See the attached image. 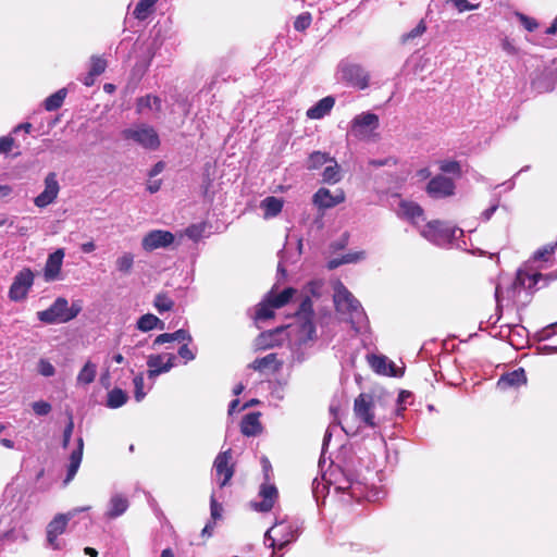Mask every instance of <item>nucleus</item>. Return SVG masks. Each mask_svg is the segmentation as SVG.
<instances>
[{"instance_id": "obj_1", "label": "nucleus", "mask_w": 557, "mask_h": 557, "mask_svg": "<svg viewBox=\"0 0 557 557\" xmlns=\"http://www.w3.org/2000/svg\"><path fill=\"white\" fill-rule=\"evenodd\" d=\"M333 298L337 312L346 315V320L356 332H360L368 326V317L360 301L342 282L336 283Z\"/></svg>"}, {"instance_id": "obj_2", "label": "nucleus", "mask_w": 557, "mask_h": 557, "mask_svg": "<svg viewBox=\"0 0 557 557\" xmlns=\"http://www.w3.org/2000/svg\"><path fill=\"white\" fill-rule=\"evenodd\" d=\"M304 529V522L299 519L276 520L274 525L264 534V544L269 548L284 549L290 543L297 541Z\"/></svg>"}, {"instance_id": "obj_3", "label": "nucleus", "mask_w": 557, "mask_h": 557, "mask_svg": "<svg viewBox=\"0 0 557 557\" xmlns=\"http://www.w3.org/2000/svg\"><path fill=\"white\" fill-rule=\"evenodd\" d=\"M421 235L430 243L444 248L461 247L463 230L448 222L430 221L421 231Z\"/></svg>"}, {"instance_id": "obj_4", "label": "nucleus", "mask_w": 557, "mask_h": 557, "mask_svg": "<svg viewBox=\"0 0 557 557\" xmlns=\"http://www.w3.org/2000/svg\"><path fill=\"white\" fill-rule=\"evenodd\" d=\"M320 285L318 283H309L298 296V308L295 318L300 323L301 332L308 339H312L315 335V326L313 324V309L311 296H319Z\"/></svg>"}, {"instance_id": "obj_5", "label": "nucleus", "mask_w": 557, "mask_h": 557, "mask_svg": "<svg viewBox=\"0 0 557 557\" xmlns=\"http://www.w3.org/2000/svg\"><path fill=\"white\" fill-rule=\"evenodd\" d=\"M81 311L79 302L69 306L67 299L58 297L48 309L38 311L37 318L46 324H61L75 319Z\"/></svg>"}, {"instance_id": "obj_6", "label": "nucleus", "mask_w": 557, "mask_h": 557, "mask_svg": "<svg viewBox=\"0 0 557 557\" xmlns=\"http://www.w3.org/2000/svg\"><path fill=\"white\" fill-rule=\"evenodd\" d=\"M296 294V289L288 287L280 294H275L273 290L269 292L264 299L257 306L256 320L264 321L273 317L274 308H282L288 304L293 296Z\"/></svg>"}, {"instance_id": "obj_7", "label": "nucleus", "mask_w": 557, "mask_h": 557, "mask_svg": "<svg viewBox=\"0 0 557 557\" xmlns=\"http://www.w3.org/2000/svg\"><path fill=\"white\" fill-rule=\"evenodd\" d=\"M89 506L76 507L66 513L57 515L47 525V542L48 545L53 549H60L61 545L58 541V536L65 531V528L70 520L81 512L88 511Z\"/></svg>"}, {"instance_id": "obj_8", "label": "nucleus", "mask_w": 557, "mask_h": 557, "mask_svg": "<svg viewBox=\"0 0 557 557\" xmlns=\"http://www.w3.org/2000/svg\"><path fill=\"white\" fill-rule=\"evenodd\" d=\"M123 137L149 150H156L160 146L158 133L152 126L147 124H139L124 129Z\"/></svg>"}, {"instance_id": "obj_9", "label": "nucleus", "mask_w": 557, "mask_h": 557, "mask_svg": "<svg viewBox=\"0 0 557 557\" xmlns=\"http://www.w3.org/2000/svg\"><path fill=\"white\" fill-rule=\"evenodd\" d=\"M379 116L371 112L356 115L349 126V134L358 139L368 138L379 127Z\"/></svg>"}, {"instance_id": "obj_10", "label": "nucleus", "mask_w": 557, "mask_h": 557, "mask_svg": "<svg viewBox=\"0 0 557 557\" xmlns=\"http://www.w3.org/2000/svg\"><path fill=\"white\" fill-rule=\"evenodd\" d=\"M232 449L228 448L216 455L213 461V471L220 488L226 486L235 473L234 465L231 463Z\"/></svg>"}, {"instance_id": "obj_11", "label": "nucleus", "mask_w": 557, "mask_h": 557, "mask_svg": "<svg viewBox=\"0 0 557 557\" xmlns=\"http://www.w3.org/2000/svg\"><path fill=\"white\" fill-rule=\"evenodd\" d=\"M33 284V272L30 269H23L13 278L9 289V298L13 301H21L25 299Z\"/></svg>"}, {"instance_id": "obj_12", "label": "nucleus", "mask_w": 557, "mask_h": 557, "mask_svg": "<svg viewBox=\"0 0 557 557\" xmlns=\"http://www.w3.org/2000/svg\"><path fill=\"white\" fill-rule=\"evenodd\" d=\"M174 240L175 236L170 231L153 230L143 237L141 247L145 251L151 252L156 249L168 248Z\"/></svg>"}, {"instance_id": "obj_13", "label": "nucleus", "mask_w": 557, "mask_h": 557, "mask_svg": "<svg viewBox=\"0 0 557 557\" xmlns=\"http://www.w3.org/2000/svg\"><path fill=\"white\" fill-rule=\"evenodd\" d=\"M175 359L176 357L173 354H158L148 356V377L154 380L160 374L169 372L175 366Z\"/></svg>"}, {"instance_id": "obj_14", "label": "nucleus", "mask_w": 557, "mask_h": 557, "mask_svg": "<svg viewBox=\"0 0 557 557\" xmlns=\"http://www.w3.org/2000/svg\"><path fill=\"white\" fill-rule=\"evenodd\" d=\"M373 397L370 394L362 393L356 399L354 404L355 414L367 426L375 428L373 413Z\"/></svg>"}, {"instance_id": "obj_15", "label": "nucleus", "mask_w": 557, "mask_h": 557, "mask_svg": "<svg viewBox=\"0 0 557 557\" xmlns=\"http://www.w3.org/2000/svg\"><path fill=\"white\" fill-rule=\"evenodd\" d=\"M455 183L451 178L444 175L434 176L426 185V193L435 199L453 196L455 193Z\"/></svg>"}, {"instance_id": "obj_16", "label": "nucleus", "mask_w": 557, "mask_h": 557, "mask_svg": "<svg viewBox=\"0 0 557 557\" xmlns=\"http://www.w3.org/2000/svg\"><path fill=\"white\" fill-rule=\"evenodd\" d=\"M342 78L351 86L364 89L369 85L368 72L358 64H345L341 67Z\"/></svg>"}, {"instance_id": "obj_17", "label": "nucleus", "mask_w": 557, "mask_h": 557, "mask_svg": "<svg viewBox=\"0 0 557 557\" xmlns=\"http://www.w3.org/2000/svg\"><path fill=\"white\" fill-rule=\"evenodd\" d=\"M60 186L54 172L48 173L45 178L44 190L34 199V203L38 208H45L52 203L59 194Z\"/></svg>"}, {"instance_id": "obj_18", "label": "nucleus", "mask_w": 557, "mask_h": 557, "mask_svg": "<svg viewBox=\"0 0 557 557\" xmlns=\"http://www.w3.org/2000/svg\"><path fill=\"white\" fill-rule=\"evenodd\" d=\"M259 496L262 497V500L255 503L253 508L260 512H268L273 508L278 492L273 484H262L260 486Z\"/></svg>"}, {"instance_id": "obj_19", "label": "nucleus", "mask_w": 557, "mask_h": 557, "mask_svg": "<svg viewBox=\"0 0 557 557\" xmlns=\"http://www.w3.org/2000/svg\"><path fill=\"white\" fill-rule=\"evenodd\" d=\"M63 249H57L54 252L49 255L44 271L45 280L47 282H51L58 278L63 263Z\"/></svg>"}, {"instance_id": "obj_20", "label": "nucleus", "mask_w": 557, "mask_h": 557, "mask_svg": "<svg viewBox=\"0 0 557 557\" xmlns=\"http://www.w3.org/2000/svg\"><path fill=\"white\" fill-rule=\"evenodd\" d=\"M84 440L82 436L77 438V447L72 450L69 458V466L64 484L70 483L76 475L83 459Z\"/></svg>"}, {"instance_id": "obj_21", "label": "nucleus", "mask_w": 557, "mask_h": 557, "mask_svg": "<svg viewBox=\"0 0 557 557\" xmlns=\"http://www.w3.org/2000/svg\"><path fill=\"white\" fill-rule=\"evenodd\" d=\"M345 200L344 193L339 190L337 194L333 195L331 191L326 188H320L314 195H313V202L319 208H332Z\"/></svg>"}, {"instance_id": "obj_22", "label": "nucleus", "mask_w": 557, "mask_h": 557, "mask_svg": "<svg viewBox=\"0 0 557 557\" xmlns=\"http://www.w3.org/2000/svg\"><path fill=\"white\" fill-rule=\"evenodd\" d=\"M525 384L527 374L523 368H518L511 372L503 374L497 382V386L502 389H506L508 387H520Z\"/></svg>"}, {"instance_id": "obj_23", "label": "nucleus", "mask_w": 557, "mask_h": 557, "mask_svg": "<svg viewBox=\"0 0 557 557\" xmlns=\"http://www.w3.org/2000/svg\"><path fill=\"white\" fill-rule=\"evenodd\" d=\"M128 499L122 494H114L108 503V510L106 517L108 519H115L122 516L128 509Z\"/></svg>"}, {"instance_id": "obj_24", "label": "nucleus", "mask_w": 557, "mask_h": 557, "mask_svg": "<svg viewBox=\"0 0 557 557\" xmlns=\"http://www.w3.org/2000/svg\"><path fill=\"white\" fill-rule=\"evenodd\" d=\"M334 104L335 99L332 96L324 97L308 109L307 116L311 120H320L331 112Z\"/></svg>"}, {"instance_id": "obj_25", "label": "nucleus", "mask_w": 557, "mask_h": 557, "mask_svg": "<svg viewBox=\"0 0 557 557\" xmlns=\"http://www.w3.org/2000/svg\"><path fill=\"white\" fill-rule=\"evenodd\" d=\"M136 111L139 114H144L146 111L160 113L162 111V100L156 95L139 97L136 101Z\"/></svg>"}, {"instance_id": "obj_26", "label": "nucleus", "mask_w": 557, "mask_h": 557, "mask_svg": "<svg viewBox=\"0 0 557 557\" xmlns=\"http://www.w3.org/2000/svg\"><path fill=\"white\" fill-rule=\"evenodd\" d=\"M259 416L260 414L258 412H250L243 418L240 431L244 435L256 436L261 432L262 428L259 421Z\"/></svg>"}, {"instance_id": "obj_27", "label": "nucleus", "mask_w": 557, "mask_h": 557, "mask_svg": "<svg viewBox=\"0 0 557 557\" xmlns=\"http://www.w3.org/2000/svg\"><path fill=\"white\" fill-rule=\"evenodd\" d=\"M369 362L372 369L379 374H388L392 376H396L395 366L393 362H388V359L385 356H376L372 355L369 358Z\"/></svg>"}, {"instance_id": "obj_28", "label": "nucleus", "mask_w": 557, "mask_h": 557, "mask_svg": "<svg viewBox=\"0 0 557 557\" xmlns=\"http://www.w3.org/2000/svg\"><path fill=\"white\" fill-rule=\"evenodd\" d=\"M260 207L264 210V219H271L282 211L283 200L274 196H269L261 201Z\"/></svg>"}, {"instance_id": "obj_29", "label": "nucleus", "mask_w": 557, "mask_h": 557, "mask_svg": "<svg viewBox=\"0 0 557 557\" xmlns=\"http://www.w3.org/2000/svg\"><path fill=\"white\" fill-rule=\"evenodd\" d=\"M136 326L138 330H140L143 332H148L153 329L164 330L165 324L162 320H160L154 314L146 313L137 320Z\"/></svg>"}, {"instance_id": "obj_30", "label": "nucleus", "mask_w": 557, "mask_h": 557, "mask_svg": "<svg viewBox=\"0 0 557 557\" xmlns=\"http://www.w3.org/2000/svg\"><path fill=\"white\" fill-rule=\"evenodd\" d=\"M364 258H366L364 251L349 252V253L342 256L341 258H333V259L329 260L326 267L329 270H335L343 264L356 263L358 261L363 260Z\"/></svg>"}, {"instance_id": "obj_31", "label": "nucleus", "mask_w": 557, "mask_h": 557, "mask_svg": "<svg viewBox=\"0 0 557 557\" xmlns=\"http://www.w3.org/2000/svg\"><path fill=\"white\" fill-rule=\"evenodd\" d=\"M96 375L97 364L91 361H87L78 372L76 383L77 385H89L95 381Z\"/></svg>"}, {"instance_id": "obj_32", "label": "nucleus", "mask_w": 557, "mask_h": 557, "mask_svg": "<svg viewBox=\"0 0 557 557\" xmlns=\"http://www.w3.org/2000/svg\"><path fill=\"white\" fill-rule=\"evenodd\" d=\"M281 366L282 362H277L276 354H269L262 358H257L252 363L249 364V367L256 371H263L271 368L276 370Z\"/></svg>"}, {"instance_id": "obj_33", "label": "nucleus", "mask_w": 557, "mask_h": 557, "mask_svg": "<svg viewBox=\"0 0 557 557\" xmlns=\"http://www.w3.org/2000/svg\"><path fill=\"white\" fill-rule=\"evenodd\" d=\"M341 177L339 165L335 159L332 158L322 172L323 182L327 184H336L341 181Z\"/></svg>"}, {"instance_id": "obj_34", "label": "nucleus", "mask_w": 557, "mask_h": 557, "mask_svg": "<svg viewBox=\"0 0 557 557\" xmlns=\"http://www.w3.org/2000/svg\"><path fill=\"white\" fill-rule=\"evenodd\" d=\"M67 90L66 88H61L54 94L50 95L44 101V107L47 111H55L62 107L64 99L66 97Z\"/></svg>"}, {"instance_id": "obj_35", "label": "nucleus", "mask_w": 557, "mask_h": 557, "mask_svg": "<svg viewBox=\"0 0 557 557\" xmlns=\"http://www.w3.org/2000/svg\"><path fill=\"white\" fill-rule=\"evenodd\" d=\"M399 209L400 213L411 221H416L423 215V209L412 201H401Z\"/></svg>"}, {"instance_id": "obj_36", "label": "nucleus", "mask_w": 557, "mask_h": 557, "mask_svg": "<svg viewBox=\"0 0 557 557\" xmlns=\"http://www.w3.org/2000/svg\"><path fill=\"white\" fill-rule=\"evenodd\" d=\"M542 278L541 273H533L529 274L521 270L518 271L517 277L515 281V285H519L524 288H533L539 283V281Z\"/></svg>"}, {"instance_id": "obj_37", "label": "nucleus", "mask_w": 557, "mask_h": 557, "mask_svg": "<svg viewBox=\"0 0 557 557\" xmlns=\"http://www.w3.org/2000/svg\"><path fill=\"white\" fill-rule=\"evenodd\" d=\"M332 157L330 153L322 151H313L307 160L308 170H318L331 161Z\"/></svg>"}, {"instance_id": "obj_38", "label": "nucleus", "mask_w": 557, "mask_h": 557, "mask_svg": "<svg viewBox=\"0 0 557 557\" xmlns=\"http://www.w3.org/2000/svg\"><path fill=\"white\" fill-rule=\"evenodd\" d=\"M127 394L121 388H113L108 393L107 406L112 409L122 407L127 401Z\"/></svg>"}, {"instance_id": "obj_39", "label": "nucleus", "mask_w": 557, "mask_h": 557, "mask_svg": "<svg viewBox=\"0 0 557 557\" xmlns=\"http://www.w3.org/2000/svg\"><path fill=\"white\" fill-rule=\"evenodd\" d=\"M134 264V256L131 252H124L115 261L116 270L123 274H128Z\"/></svg>"}, {"instance_id": "obj_40", "label": "nucleus", "mask_w": 557, "mask_h": 557, "mask_svg": "<svg viewBox=\"0 0 557 557\" xmlns=\"http://www.w3.org/2000/svg\"><path fill=\"white\" fill-rule=\"evenodd\" d=\"M153 306L159 313H163L170 311L173 308L174 301L165 294H158L154 297Z\"/></svg>"}, {"instance_id": "obj_41", "label": "nucleus", "mask_w": 557, "mask_h": 557, "mask_svg": "<svg viewBox=\"0 0 557 557\" xmlns=\"http://www.w3.org/2000/svg\"><path fill=\"white\" fill-rule=\"evenodd\" d=\"M440 170L443 173L455 174L458 176L461 174L460 163L458 161H454V160L440 161Z\"/></svg>"}, {"instance_id": "obj_42", "label": "nucleus", "mask_w": 557, "mask_h": 557, "mask_svg": "<svg viewBox=\"0 0 557 557\" xmlns=\"http://www.w3.org/2000/svg\"><path fill=\"white\" fill-rule=\"evenodd\" d=\"M133 383H134V397L136 399V401H141L145 396H146V392L144 391V384H145V381H144V375L143 373H139L137 375H135L134 380H133Z\"/></svg>"}, {"instance_id": "obj_43", "label": "nucleus", "mask_w": 557, "mask_h": 557, "mask_svg": "<svg viewBox=\"0 0 557 557\" xmlns=\"http://www.w3.org/2000/svg\"><path fill=\"white\" fill-rule=\"evenodd\" d=\"M177 354L184 360V363L186 364L196 358L197 347L190 348L189 344H183L178 348Z\"/></svg>"}, {"instance_id": "obj_44", "label": "nucleus", "mask_w": 557, "mask_h": 557, "mask_svg": "<svg viewBox=\"0 0 557 557\" xmlns=\"http://www.w3.org/2000/svg\"><path fill=\"white\" fill-rule=\"evenodd\" d=\"M205 232L203 224H193L185 230V235L194 242L199 240Z\"/></svg>"}, {"instance_id": "obj_45", "label": "nucleus", "mask_w": 557, "mask_h": 557, "mask_svg": "<svg viewBox=\"0 0 557 557\" xmlns=\"http://www.w3.org/2000/svg\"><path fill=\"white\" fill-rule=\"evenodd\" d=\"M67 423L63 431V438H62V446L63 448H66L69 446V443L71 441L73 430H74V421H73V414L72 412H67Z\"/></svg>"}, {"instance_id": "obj_46", "label": "nucleus", "mask_w": 557, "mask_h": 557, "mask_svg": "<svg viewBox=\"0 0 557 557\" xmlns=\"http://www.w3.org/2000/svg\"><path fill=\"white\" fill-rule=\"evenodd\" d=\"M152 8L151 7H148L146 3H144L143 1H138L135 5V9L133 11V15L137 18V20H146L149 15V13L151 12Z\"/></svg>"}, {"instance_id": "obj_47", "label": "nucleus", "mask_w": 557, "mask_h": 557, "mask_svg": "<svg viewBox=\"0 0 557 557\" xmlns=\"http://www.w3.org/2000/svg\"><path fill=\"white\" fill-rule=\"evenodd\" d=\"M311 21L312 18L310 13H302L296 17L294 22V28L298 32H302L310 26Z\"/></svg>"}, {"instance_id": "obj_48", "label": "nucleus", "mask_w": 557, "mask_h": 557, "mask_svg": "<svg viewBox=\"0 0 557 557\" xmlns=\"http://www.w3.org/2000/svg\"><path fill=\"white\" fill-rule=\"evenodd\" d=\"M107 67V61L99 57H91V63H90V72L92 74H96L97 76L101 75Z\"/></svg>"}, {"instance_id": "obj_49", "label": "nucleus", "mask_w": 557, "mask_h": 557, "mask_svg": "<svg viewBox=\"0 0 557 557\" xmlns=\"http://www.w3.org/2000/svg\"><path fill=\"white\" fill-rule=\"evenodd\" d=\"M516 16L528 32H534L539 27V23L533 17L517 12Z\"/></svg>"}, {"instance_id": "obj_50", "label": "nucleus", "mask_w": 557, "mask_h": 557, "mask_svg": "<svg viewBox=\"0 0 557 557\" xmlns=\"http://www.w3.org/2000/svg\"><path fill=\"white\" fill-rule=\"evenodd\" d=\"M511 334H512L511 326L504 325V326H500L499 332L497 334H495L494 336L499 337V338H508L510 345L517 347L521 343V341H516V339L511 338Z\"/></svg>"}, {"instance_id": "obj_51", "label": "nucleus", "mask_w": 557, "mask_h": 557, "mask_svg": "<svg viewBox=\"0 0 557 557\" xmlns=\"http://www.w3.org/2000/svg\"><path fill=\"white\" fill-rule=\"evenodd\" d=\"M38 371L42 376L49 377L54 375L55 368L48 360L41 359L38 363Z\"/></svg>"}, {"instance_id": "obj_52", "label": "nucleus", "mask_w": 557, "mask_h": 557, "mask_svg": "<svg viewBox=\"0 0 557 557\" xmlns=\"http://www.w3.org/2000/svg\"><path fill=\"white\" fill-rule=\"evenodd\" d=\"M175 342L190 344L193 342V337L190 333L185 329H180L172 333Z\"/></svg>"}, {"instance_id": "obj_53", "label": "nucleus", "mask_w": 557, "mask_h": 557, "mask_svg": "<svg viewBox=\"0 0 557 557\" xmlns=\"http://www.w3.org/2000/svg\"><path fill=\"white\" fill-rule=\"evenodd\" d=\"M33 410L37 416H47L51 411V405L44 400L35 401Z\"/></svg>"}, {"instance_id": "obj_54", "label": "nucleus", "mask_w": 557, "mask_h": 557, "mask_svg": "<svg viewBox=\"0 0 557 557\" xmlns=\"http://www.w3.org/2000/svg\"><path fill=\"white\" fill-rule=\"evenodd\" d=\"M557 246H545L534 252V260L546 261L554 253Z\"/></svg>"}, {"instance_id": "obj_55", "label": "nucleus", "mask_w": 557, "mask_h": 557, "mask_svg": "<svg viewBox=\"0 0 557 557\" xmlns=\"http://www.w3.org/2000/svg\"><path fill=\"white\" fill-rule=\"evenodd\" d=\"M14 139L11 136L0 137V154H7L11 151Z\"/></svg>"}, {"instance_id": "obj_56", "label": "nucleus", "mask_w": 557, "mask_h": 557, "mask_svg": "<svg viewBox=\"0 0 557 557\" xmlns=\"http://www.w3.org/2000/svg\"><path fill=\"white\" fill-rule=\"evenodd\" d=\"M426 29V26L423 21H420V23L412 28L408 34L405 35V39H413L416 37L421 36Z\"/></svg>"}, {"instance_id": "obj_57", "label": "nucleus", "mask_w": 557, "mask_h": 557, "mask_svg": "<svg viewBox=\"0 0 557 557\" xmlns=\"http://www.w3.org/2000/svg\"><path fill=\"white\" fill-rule=\"evenodd\" d=\"M454 4L459 12L475 10L479 8V4H473L468 0H455Z\"/></svg>"}, {"instance_id": "obj_58", "label": "nucleus", "mask_w": 557, "mask_h": 557, "mask_svg": "<svg viewBox=\"0 0 557 557\" xmlns=\"http://www.w3.org/2000/svg\"><path fill=\"white\" fill-rule=\"evenodd\" d=\"M172 342H175L172 333H162L154 338V341L152 343V348L154 349L157 346L163 345L165 343H172Z\"/></svg>"}, {"instance_id": "obj_59", "label": "nucleus", "mask_w": 557, "mask_h": 557, "mask_svg": "<svg viewBox=\"0 0 557 557\" xmlns=\"http://www.w3.org/2000/svg\"><path fill=\"white\" fill-rule=\"evenodd\" d=\"M221 505L216 502L214 494L211 495L210 498V510H211V517L215 520L221 517Z\"/></svg>"}, {"instance_id": "obj_60", "label": "nucleus", "mask_w": 557, "mask_h": 557, "mask_svg": "<svg viewBox=\"0 0 557 557\" xmlns=\"http://www.w3.org/2000/svg\"><path fill=\"white\" fill-rule=\"evenodd\" d=\"M557 326V322L556 323H552L549 325H547L545 329H543L540 333H539V339L540 341H547L549 339L553 334H554V329Z\"/></svg>"}, {"instance_id": "obj_61", "label": "nucleus", "mask_w": 557, "mask_h": 557, "mask_svg": "<svg viewBox=\"0 0 557 557\" xmlns=\"http://www.w3.org/2000/svg\"><path fill=\"white\" fill-rule=\"evenodd\" d=\"M274 333L262 334L259 338L258 345L261 347H270L274 345L273 337Z\"/></svg>"}, {"instance_id": "obj_62", "label": "nucleus", "mask_w": 557, "mask_h": 557, "mask_svg": "<svg viewBox=\"0 0 557 557\" xmlns=\"http://www.w3.org/2000/svg\"><path fill=\"white\" fill-rule=\"evenodd\" d=\"M412 397V394L410 392H407V391H401L398 395V408H397V413H399L401 410L405 409V407H401V404H406L408 401L409 398Z\"/></svg>"}, {"instance_id": "obj_63", "label": "nucleus", "mask_w": 557, "mask_h": 557, "mask_svg": "<svg viewBox=\"0 0 557 557\" xmlns=\"http://www.w3.org/2000/svg\"><path fill=\"white\" fill-rule=\"evenodd\" d=\"M325 490V485L320 482L318 479H314L312 482V494L314 498L318 500L319 495L322 494Z\"/></svg>"}, {"instance_id": "obj_64", "label": "nucleus", "mask_w": 557, "mask_h": 557, "mask_svg": "<svg viewBox=\"0 0 557 557\" xmlns=\"http://www.w3.org/2000/svg\"><path fill=\"white\" fill-rule=\"evenodd\" d=\"M497 208H498V202H495V203H493L490 208L485 209V210L481 213V219H482V221L487 222V221L493 216V214L495 213V211L497 210Z\"/></svg>"}]
</instances>
